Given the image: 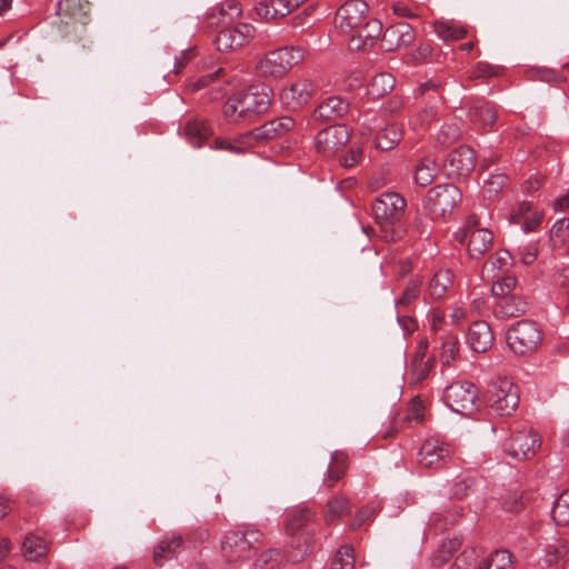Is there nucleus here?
I'll list each match as a JSON object with an SVG mask.
<instances>
[{
	"mask_svg": "<svg viewBox=\"0 0 569 569\" xmlns=\"http://www.w3.org/2000/svg\"><path fill=\"white\" fill-rule=\"evenodd\" d=\"M407 202L397 192H383L377 197L371 210L376 222L380 226L381 238L395 242L402 238L405 229L401 224Z\"/></svg>",
	"mask_w": 569,
	"mask_h": 569,
	"instance_id": "1",
	"label": "nucleus"
},
{
	"mask_svg": "<svg viewBox=\"0 0 569 569\" xmlns=\"http://www.w3.org/2000/svg\"><path fill=\"white\" fill-rule=\"evenodd\" d=\"M485 401L491 415L511 416L519 406V390L508 378H500L488 385Z\"/></svg>",
	"mask_w": 569,
	"mask_h": 569,
	"instance_id": "2",
	"label": "nucleus"
},
{
	"mask_svg": "<svg viewBox=\"0 0 569 569\" xmlns=\"http://www.w3.org/2000/svg\"><path fill=\"white\" fill-rule=\"evenodd\" d=\"M306 49L302 47H283L270 51L257 64V71L261 77L281 78L293 66L303 60Z\"/></svg>",
	"mask_w": 569,
	"mask_h": 569,
	"instance_id": "3",
	"label": "nucleus"
},
{
	"mask_svg": "<svg viewBox=\"0 0 569 569\" xmlns=\"http://www.w3.org/2000/svg\"><path fill=\"white\" fill-rule=\"evenodd\" d=\"M461 200L462 192L457 186L443 183L428 190L423 206L432 220H440L450 216Z\"/></svg>",
	"mask_w": 569,
	"mask_h": 569,
	"instance_id": "4",
	"label": "nucleus"
},
{
	"mask_svg": "<svg viewBox=\"0 0 569 569\" xmlns=\"http://www.w3.org/2000/svg\"><path fill=\"white\" fill-rule=\"evenodd\" d=\"M456 239L461 244L467 243L468 253L472 259L482 257L493 244L492 232L480 227V221L475 214L467 218L465 226L456 233Z\"/></svg>",
	"mask_w": 569,
	"mask_h": 569,
	"instance_id": "5",
	"label": "nucleus"
},
{
	"mask_svg": "<svg viewBox=\"0 0 569 569\" xmlns=\"http://www.w3.org/2000/svg\"><path fill=\"white\" fill-rule=\"evenodd\" d=\"M262 536L259 530H230L221 541L222 556L229 562L247 559L261 542Z\"/></svg>",
	"mask_w": 569,
	"mask_h": 569,
	"instance_id": "6",
	"label": "nucleus"
},
{
	"mask_svg": "<svg viewBox=\"0 0 569 569\" xmlns=\"http://www.w3.org/2000/svg\"><path fill=\"white\" fill-rule=\"evenodd\" d=\"M542 341V333L535 321L521 320L507 331L509 348L519 356L533 353Z\"/></svg>",
	"mask_w": 569,
	"mask_h": 569,
	"instance_id": "7",
	"label": "nucleus"
},
{
	"mask_svg": "<svg viewBox=\"0 0 569 569\" xmlns=\"http://www.w3.org/2000/svg\"><path fill=\"white\" fill-rule=\"evenodd\" d=\"M422 97V108L412 116L410 123L415 129H425L437 119L439 109L443 103V96L439 84L428 81L419 87Z\"/></svg>",
	"mask_w": 569,
	"mask_h": 569,
	"instance_id": "8",
	"label": "nucleus"
},
{
	"mask_svg": "<svg viewBox=\"0 0 569 569\" xmlns=\"http://www.w3.org/2000/svg\"><path fill=\"white\" fill-rule=\"evenodd\" d=\"M256 36V28L250 23L228 24L219 30L213 43L218 51L230 52L249 44Z\"/></svg>",
	"mask_w": 569,
	"mask_h": 569,
	"instance_id": "9",
	"label": "nucleus"
},
{
	"mask_svg": "<svg viewBox=\"0 0 569 569\" xmlns=\"http://www.w3.org/2000/svg\"><path fill=\"white\" fill-rule=\"evenodd\" d=\"M443 399L453 411L467 416L476 409L478 389L472 382L455 381L446 388Z\"/></svg>",
	"mask_w": 569,
	"mask_h": 569,
	"instance_id": "10",
	"label": "nucleus"
},
{
	"mask_svg": "<svg viewBox=\"0 0 569 569\" xmlns=\"http://www.w3.org/2000/svg\"><path fill=\"white\" fill-rule=\"evenodd\" d=\"M296 126L293 118L283 116L264 122L246 133L241 134V142L247 144H260L269 140L281 138L291 131Z\"/></svg>",
	"mask_w": 569,
	"mask_h": 569,
	"instance_id": "11",
	"label": "nucleus"
},
{
	"mask_svg": "<svg viewBox=\"0 0 569 569\" xmlns=\"http://www.w3.org/2000/svg\"><path fill=\"white\" fill-rule=\"evenodd\" d=\"M350 136L351 132L346 124L329 126L317 133L316 150L325 157H331L348 143Z\"/></svg>",
	"mask_w": 569,
	"mask_h": 569,
	"instance_id": "12",
	"label": "nucleus"
},
{
	"mask_svg": "<svg viewBox=\"0 0 569 569\" xmlns=\"http://www.w3.org/2000/svg\"><path fill=\"white\" fill-rule=\"evenodd\" d=\"M541 445L540 437L532 429H522L506 440L503 448L507 455L517 460H528L536 455Z\"/></svg>",
	"mask_w": 569,
	"mask_h": 569,
	"instance_id": "13",
	"label": "nucleus"
},
{
	"mask_svg": "<svg viewBox=\"0 0 569 569\" xmlns=\"http://www.w3.org/2000/svg\"><path fill=\"white\" fill-rule=\"evenodd\" d=\"M270 91L271 89L267 86H250L246 90L238 91L240 117L266 112L271 103Z\"/></svg>",
	"mask_w": 569,
	"mask_h": 569,
	"instance_id": "14",
	"label": "nucleus"
},
{
	"mask_svg": "<svg viewBox=\"0 0 569 569\" xmlns=\"http://www.w3.org/2000/svg\"><path fill=\"white\" fill-rule=\"evenodd\" d=\"M475 167L476 152L468 146H460L449 152L443 162V170L449 178H467Z\"/></svg>",
	"mask_w": 569,
	"mask_h": 569,
	"instance_id": "15",
	"label": "nucleus"
},
{
	"mask_svg": "<svg viewBox=\"0 0 569 569\" xmlns=\"http://www.w3.org/2000/svg\"><path fill=\"white\" fill-rule=\"evenodd\" d=\"M369 6L363 0H349L336 12L335 23L342 33L359 28L367 17Z\"/></svg>",
	"mask_w": 569,
	"mask_h": 569,
	"instance_id": "16",
	"label": "nucleus"
},
{
	"mask_svg": "<svg viewBox=\"0 0 569 569\" xmlns=\"http://www.w3.org/2000/svg\"><path fill=\"white\" fill-rule=\"evenodd\" d=\"M317 86L309 79H299L290 87L282 89L280 100L283 107L290 111L300 110L313 97Z\"/></svg>",
	"mask_w": 569,
	"mask_h": 569,
	"instance_id": "17",
	"label": "nucleus"
},
{
	"mask_svg": "<svg viewBox=\"0 0 569 569\" xmlns=\"http://www.w3.org/2000/svg\"><path fill=\"white\" fill-rule=\"evenodd\" d=\"M418 456L420 466L439 469L445 466L450 456V450L448 446L439 443L438 440H427L421 446Z\"/></svg>",
	"mask_w": 569,
	"mask_h": 569,
	"instance_id": "18",
	"label": "nucleus"
},
{
	"mask_svg": "<svg viewBox=\"0 0 569 569\" xmlns=\"http://www.w3.org/2000/svg\"><path fill=\"white\" fill-rule=\"evenodd\" d=\"M349 110V102L339 96H331L325 99L312 112L317 122L336 121L342 118Z\"/></svg>",
	"mask_w": 569,
	"mask_h": 569,
	"instance_id": "19",
	"label": "nucleus"
},
{
	"mask_svg": "<svg viewBox=\"0 0 569 569\" xmlns=\"http://www.w3.org/2000/svg\"><path fill=\"white\" fill-rule=\"evenodd\" d=\"M493 333L489 323L478 320L470 325L467 342L475 352H486L493 343Z\"/></svg>",
	"mask_w": 569,
	"mask_h": 569,
	"instance_id": "20",
	"label": "nucleus"
},
{
	"mask_svg": "<svg viewBox=\"0 0 569 569\" xmlns=\"http://www.w3.org/2000/svg\"><path fill=\"white\" fill-rule=\"evenodd\" d=\"M50 545L51 540L46 532H31L26 536L22 542V555L29 561H38L47 556L50 550Z\"/></svg>",
	"mask_w": 569,
	"mask_h": 569,
	"instance_id": "21",
	"label": "nucleus"
},
{
	"mask_svg": "<svg viewBox=\"0 0 569 569\" xmlns=\"http://www.w3.org/2000/svg\"><path fill=\"white\" fill-rule=\"evenodd\" d=\"M470 119L483 129L491 128L498 118L497 108L492 102L476 99L469 107Z\"/></svg>",
	"mask_w": 569,
	"mask_h": 569,
	"instance_id": "22",
	"label": "nucleus"
},
{
	"mask_svg": "<svg viewBox=\"0 0 569 569\" xmlns=\"http://www.w3.org/2000/svg\"><path fill=\"white\" fill-rule=\"evenodd\" d=\"M183 545L184 539L181 535L172 533L171 536H166L154 549L153 562L159 567L162 566L164 561L172 559Z\"/></svg>",
	"mask_w": 569,
	"mask_h": 569,
	"instance_id": "23",
	"label": "nucleus"
},
{
	"mask_svg": "<svg viewBox=\"0 0 569 569\" xmlns=\"http://www.w3.org/2000/svg\"><path fill=\"white\" fill-rule=\"evenodd\" d=\"M483 479L478 475H465L457 477L451 487V496L457 500H463L476 495L483 487Z\"/></svg>",
	"mask_w": 569,
	"mask_h": 569,
	"instance_id": "24",
	"label": "nucleus"
},
{
	"mask_svg": "<svg viewBox=\"0 0 569 569\" xmlns=\"http://www.w3.org/2000/svg\"><path fill=\"white\" fill-rule=\"evenodd\" d=\"M257 14L266 21L282 18L292 11L290 0H263L254 8Z\"/></svg>",
	"mask_w": 569,
	"mask_h": 569,
	"instance_id": "25",
	"label": "nucleus"
},
{
	"mask_svg": "<svg viewBox=\"0 0 569 569\" xmlns=\"http://www.w3.org/2000/svg\"><path fill=\"white\" fill-rule=\"evenodd\" d=\"M183 136L194 148H200L212 136V129L203 120L190 119L183 128Z\"/></svg>",
	"mask_w": 569,
	"mask_h": 569,
	"instance_id": "26",
	"label": "nucleus"
},
{
	"mask_svg": "<svg viewBox=\"0 0 569 569\" xmlns=\"http://www.w3.org/2000/svg\"><path fill=\"white\" fill-rule=\"evenodd\" d=\"M89 10V2L83 0H59L57 14L61 18H70L84 23Z\"/></svg>",
	"mask_w": 569,
	"mask_h": 569,
	"instance_id": "27",
	"label": "nucleus"
},
{
	"mask_svg": "<svg viewBox=\"0 0 569 569\" xmlns=\"http://www.w3.org/2000/svg\"><path fill=\"white\" fill-rule=\"evenodd\" d=\"M288 549L284 551L286 559L291 562H300L312 551L313 541L309 536H291Z\"/></svg>",
	"mask_w": 569,
	"mask_h": 569,
	"instance_id": "28",
	"label": "nucleus"
},
{
	"mask_svg": "<svg viewBox=\"0 0 569 569\" xmlns=\"http://www.w3.org/2000/svg\"><path fill=\"white\" fill-rule=\"evenodd\" d=\"M527 308L528 303L523 298L510 295L497 302L495 311L502 317L512 318L523 315Z\"/></svg>",
	"mask_w": 569,
	"mask_h": 569,
	"instance_id": "29",
	"label": "nucleus"
},
{
	"mask_svg": "<svg viewBox=\"0 0 569 569\" xmlns=\"http://www.w3.org/2000/svg\"><path fill=\"white\" fill-rule=\"evenodd\" d=\"M381 33L382 23L377 19H372L361 28L357 38H351L350 43L355 44L358 50L365 49L367 46H372Z\"/></svg>",
	"mask_w": 569,
	"mask_h": 569,
	"instance_id": "30",
	"label": "nucleus"
},
{
	"mask_svg": "<svg viewBox=\"0 0 569 569\" xmlns=\"http://www.w3.org/2000/svg\"><path fill=\"white\" fill-rule=\"evenodd\" d=\"M316 512L308 507L295 509L286 522V531L290 536L297 535L313 521Z\"/></svg>",
	"mask_w": 569,
	"mask_h": 569,
	"instance_id": "31",
	"label": "nucleus"
},
{
	"mask_svg": "<svg viewBox=\"0 0 569 569\" xmlns=\"http://www.w3.org/2000/svg\"><path fill=\"white\" fill-rule=\"evenodd\" d=\"M453 283V274L450 270H439L431 278L428 286V295L433 299L442 298Z\"/></svg>",
	"mask_w": 569,
	"mask_h": 569,
	"instance_id": "32",
	"label": "nucleus"
},
{
	"mask_svg": "<svg viewBox=\"0 0 569 569\" xmlns=\"http://www.w3.org/2000/svg\"><path fill=\"white\" fill-rule=\"evenodd\" d=\"M439 166L432 157H425L421 159L416 168L415 180L421 186H429L437 177Z\"/></svg>",
	"mask_w": 569,
	"mask_h": 569,
	"instance_id": "33",
	"label": "nucleus"
},
{
	"mask_svg": "<svg viewBox=\"0 0 569 569\" xmlns=\"http://www.w3.org/2000/svg\"><path fill=\"white\" fill-rule=\"evenodd\" d=\"M348 469V456L342 451H336L331 456V461L328 468V478L326 483L328 488L333 487V485L339 481L346 473Z\"/></svg>",
	"mask_w": 569,
	"mask_h": 569,
	"instance_id": "34",
	"label": "nucleus"
},
{
	"mask_svg": "<svg viewBox=\"0 0 569 569\" xmlns=\"http://www.w3.org/2000/svg\"><path fill=\"white\" fill-rule=\"evenodd\" d=\"M402 132L396 124L387 126L376 137V147L380 150H390L401 140Z\"/></svg>",
	"mask_w": 569,
	"mask_h": 569,
	"instance_id": "35",
	"label": "nucleus"
},
{
	"mask_svg": "<svg viewBox=\"0 0 569 569\" xmlns=\"http://www.w3.org/2000/svg\"><path fill=\"white\" fill-rule=\"evenodd\" d=\"M395 83L396 80L392 74L381 72L372 78L368 92L376 98H380L388 94L395 88Z\"/></svg>",
	"mask_w": 569,
	"mask_h": 569,
	"instance_id": "36",
	"label": "nucleus"
},
{
	"mask_svg": "<svg viewBox=\"0 0 569 569\" xmlns=\"http://www.w3.org/2000/svg\"><path fill=\"white\" fill-rule=\"evenodd\" d=\"M461 547V540L459 538H452L445 540L439 549L431 557V565L433 567H441L447 563L452 555Z\"/></svg>",
	"mask_w": 569,
	"mask_h": 569,
	"instance_id": "37",
	"label": "nucleus"
},
{
	"mask_svg": "<svg viewBox=\"0 0 569 569\" xmlns=\"http://www.w3.org/2000/svg\"><path fill=\"white\" fill-rule=\"evenodd\" d=\"M351 503L346 497H335L327 502V513L325 520L327 523L333 522L336 519L349 515Z\"/></svg>",
	"mask_w": 569,
	"mask_h": 569,
	"instance_id": "38",
	"label": "nucleus"
},
{
	"mask_svg": "<svg viewBox=\"0 0 569 569\" xmlns=\"http://www.w3.org/2000/svg\"><path fill=\"white\" fill-rule=\"evenodd\" d=\"M569 552V542L566 539H556L546 550L545 562L548 567L563 560Z\"/></svg>",
	"mask_w": 569,
	"mask_h": 569,
	"instance_id": "39",
	"label": "nucleus"
},
{
	"mask_svg": "<svg viewBox=\"0 0 569 569\" xmlns=\"http://www.w3.org/2000/svg\"><path fill=\"white\" fill-rule=\"evenodd\" d=\"M552 519L558 526L569 525V490H565L555 501Z\"/></svg>",
	"mask_w": 569,
	"mask_h": 569,
	"instance_id": "40",
	"label": "nucleus"
},
{
	"mask_svg": "<svg viewBox=\"0 0 569 569\" xmlns=\"http://www.w3.org/2000/svg\"><path fill=\"white\" fill-rule=\"evenodd\" d=\"M553 283L559 289V299L569 313V266L559 269L553 276Z\"/></svg>",
	"mask_w": 569,
	"mask_h": 569,
	"instance_id": "41",
	"label": "nucleus"
},
{
	"mask_svg": "<svg viewBox=\"0 0 569 569\" xmlns=\"http://www.w3.org/2000/svg\"><path fill=\"white\" fill-rule=\"evenodd\" d=\"M284 552L280 549H268L263 551L254 562L256 569H278Z\"/></svg>",
	"mask_w": 569,
	"mask_h": 569,
	"instance_id": "42",
	"label": "nucleus"
},
{
	"mask_svg": "<svg viewBox=\"0 0 569 569\" xmlns=\"http://www.w3.org/2000/svg\"><path fill=\"white\" fill-rule=\"evenodd\" d=\"M436 33L445 41L459 40L467 36L468 30L466 27H457L447 22L435 23Z\"/></svg>",
	"mask_w": 569,
	"mask_h": 569,
	"instance_id": "43",
	"label": "nucleus"
},
{
	"mask_svg": "<svg viewBox=\"0 0 569 569\" xmlns=\"http://www.w3.org/2000/svg\"><path fill=\"white\" fill-rule=\"evenodd\" d=\"M517 286V278L513 274L498 276L491 286V293L501 299L510 296Z\"/></svg>",
	"mask_w": 569,
	"mask_h": 569,
	"instance_id": "44",
	"label": "nucleus"
},
{
	"mask_svg": "<svg viewBox=\"0 0 569 569\" xmlns=\"http://www.w3.org/2000/svg\"><path fill=\"white\" fill-rule=\"evenodd\" d=\"M440 360L443 366H450L459 356V340L456 336H448L442 342Z\"/></svg>",
	"mask_w": 569,
	"mask_h": 569,
	"instance_id": "45",
	"label": "nucleus"
},
{
	"mask_svg": "<svg viewBox=\"0 0 569 569\" xmlns=\"http://www.w3.org/2000/svg\"><path fill=\"white\" fill-rule=\"evenodd\" d=\"M331 569H355L353 548L351 546H342L336 553Z\"/></svg>",
	"mask_w": 569,
	"mask_h": 569,
	"instance_id": "46",
	"label": "nucleus"
},
{
	"mask_svg": "<svg viewBox=\"0 0 569 569\" xmlns=\"http://www.w3.org/2000/svg\"><path fill=\"white\" fill-rule=\"evenodd\" d=\"M511 558L510 551L501 549L491 552L488 558L483 559V562L488 563L491 569H511Z\"/></svg>",
	"mask_w": 569,
	"mask_h": 569,
	"instance_id": "47",
	"label": "nucleus"
},
{
	"mask_svg": "<svg viewBox=\"0 0 569 569\" xmlns=\"http://www.w3.org/2000/svg\"><path fill=\"white\" fill-rule=\"evenodd\" d=\"M228 24H230V21L228 20V12L224 8V4H222V7L218 11L213 10L206 17L207 28L216 31L217 33L219 32L220 29L227 27Z\"/></svg>",
	"mask_w": 569,
	"mask_h": 569,
	"instance_id": "48",
	"label": "nucleus"
},
{
	"mask_svg": "<svg viewBox=\"0 0 569 569\" xmlns=\"http://www.w3.org/2000/svg\"><path fill=\"white\" fill-rule=\"evenodd\" d=\"M461 137V130L457 124H445L437 134V143L448 147Z\"/></svg>",
	"mask_w": 569,
	"mask_h": 569,
	"instance_id": "49",
	"label": "nucleus"
},
{
	"mask_svg": "<svg viewBox=\"0 0 569 569\" xmlns=\"http://www.w3.org/2000/svg\"><path fill=\"white\" fill-rule=\"evenodd\" d=\"M528 501L529 498L525 491L513 492L503 500L502 507L508 512L518 513L523 510Z\"/></svg>",
	"mask_w": 569,
	"mask_h": 569,
	"instance_id": "50",
	"label": "nucleus"
},
{
	"mask_svg": "<svg viewBox=\"0 0 569 569\" xmlns=\"http://www.w3.org/2000/svg\"><path fill=\"white\" fill-rule=\"evenodd\" d=\"M569 238V219L562 218L556 221L550 230V239L553 246H560Z\"/></svg>",
	"mask_w": 569,
	"mask_h": 569,
	"instance_id": "51",
	"label": "nucleus"
},
{
	"mask_svg": "<svg viewBox=\"0 0 569 569\" xmlns=\"http://www.w3.org/2000/svg\"><path fill=\"white\" fill-rule=\"evenodd\" d=\"M421 283V280L418 278L410 279L402 292V296L397 300V303L401 306H409L415 301L420 295Z\"/></svg>",
	"mask_w": 569,
	"mask_h": 569,
	"instance_id": "52",
	"label": "nucleus"
},
{
	"mask_svg": "<svg viewBox=\"0 0 569 569\" xmlns=\"http://www.w3.org/2000/svg\"><path fill=\"white\" fill-rule=\"evenodd\" d=\"M213 147H214V149L228 150V151L236 152V153H242V152L247 151L249 148H252L253 146L241 142V134H240L233 142H231L229 139L217 138L214 140Z\"/></svg>",
	"mask_w": 569,
	"mask_h": 569,
	"instance_id": "53",
	"label": "nucleus"
},
{
	"mask_svg": "<svg viewBox=\"0 0 569 569\" xmlns=\"http://www.w3.org/2000/svg\"><path fill=\"white\" fill-rule=\"evenodd\" d=\"M381 47L387 52L396 51L401 48L399 33L396 31V26L388 27L382 33Z\"/></svg>",
	"mask_w": 569,
	"mask_h": 569,
	"instance_id": "54",
	"label": "nucleus"
},
{
	"mask_svg": "<svg viewBox=\"0 0 569 569\" xmlns=\"http://www.w3.org/2000/svg\"><path fill=\"white\" fill-rule=\"evenodd\" d=\"M499 74V68L487 62H478L471 72V79L490 78Z\"/></svg>",
	"mask_w": 569,
	"mask_h": 569,
	"instance_id": "55",
	"label": "nucleus"
},
{
	"mask_svg": "<svg viewBox=\"0 0 569 569\" xmlns=\"http://www.w3.org/2000/svg\"><path fill=\"white\" fill-rule=\"evenodd\" d=\"M396 31L399 33L400 37V44L402 47H408L415 40V31L412 27L407 22H398L395 23Z\"/></svg>",
	"mask_w": 569,
	"mask_h": 569,
	"instance_id": "56",
	"label": "nucleus"
},
{
	"mask_svg": "<svg viewBox=\"0 0 569 569\" xmlns=\"http://www.w3.org/2000/svg\"><path fill=\"white\" fill-rule=\"evenodd\" d=\"M223 71H224L223 68H219L217 71H214L212 73L201 76L197 81H194L193 83H191L189 86L190 90L198 91L200 89L206 88L211 82H213L218 77H220L223 73Z\"/></svg>",
	"mask_w": 569,
	"mask_h": 569,
	"instance_id": "57",
	"label": "nucleus"
},
{
	"mask_svg": "<svg viewBox=\"0 0 569 569\" xmlns=\"http://www.w3.org/2000/svg\"><path fill=\"white\" fill-rule=\"evenodd\" d=\"M362 158V149L352 147L348 152L340 159V163L345 168H352Z\"/></svg>",
	"mask_w": 569,
	"mask_h": 569,
	"instance_id": "58",
	"label": "nucleus"
},
{
	"mask_svg": "<svg viewBox=\"0 0 569 569\" xmlns=\"http://www.w3.org/2000/svg\"><path fill=\"white\" fill-rule=\"evenodd\" d=\"M373 513L375 509L372 507H362L350 522V528L352 530L360 528L368 519L372 517Z\"/></svg>",
	"mask_w": 569,
	"mask_h": 569,
	"instance_id": "59",
	"label": "nucleus"
},
{
	"mask_svg": "<svg viewBox=\"0 0 569 569\" xmlns=\"http://www.w3.org/2000/svg\"><path fill=\"white\" fill-rule=\"evenodd\" d=\"M423 403L419 397H415L411 400L409 413L407 415L406 419H415L417 422H422L423 420Z\"/></svg>",
	"mask_w": 569,
	"mask_h": 569,
	"instance_id": "60",
	"label": "nucleus"
},
{
	"mask_svg": "<svg viewBox=\"0 0 569 569\" xmlns=\"http://www.w3.org/2000/svg\"><path fill=\"white\" fill-rule=\"evenodd\" d=\"M491 263L493 268L503 269L512 264V257L508 250H498Z\"/></svg>",
	"mask_w": 569,
	"mask_h": 569,
	"instance_id": "61",
	"label": "nucleus"
},
{
	"mask_svg": "<svg viewBox=\"0 0 569 569\" xmlns=\"http://www.w3.org/2000/svg\"><path fill=\"white\" fill-rule=\"evenodd\" d=\"M238 113L240 117V102L237 93L233 94L223 106V114L227 118H232Z\"/></svg>",
	"mask_w": 569,
	"mask_h": 569,
	"instance_id": "62",
	"label": "nucleus"
},
{
	"mask_svg": "<svg viewBox=\"0 0 569 569\" xmlns=\"http://www.w3.org/2000/svg\"><path fill=\"white\" fill-rule=\"evenodd\" d=\"M210 537V532L206 527H198L196 529L190 530L187 535V539L192 543H201L208 540Z\"/></svg>",
	"mask_w": 569,
	"mask_h": 569,
	"instance_id": "63",
	"label": "nucleus"
},
{
	"mask_svg": "<svg viewBox=\"0 0 569 569\" xmlns=\"http://www.w3.org/2000/svg\"><path fill=\"white\" fill-rule=\"evenodd\" d=\"M552 208L555 211H565L569 208V190L552 202Z\"/></svg>",
	"mask_w": 569,
	"mask_h": 569,
	"instance_id": "64",
	"label": "nucleus"
}]
</instances>
